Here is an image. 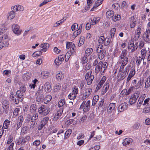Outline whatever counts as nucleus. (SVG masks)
<instances>
[{
	"label": "nucleus",
	"mask_w": 150,
	"mask_h": 150,
	"mask_svg": "<svg viewBox=\"0 0 150 150\" xmlns=\"http://www.w3.org/2000/svg\"><path fill=\"white\" fill-rule=\"evenodd\" d=\"M4 32L3 28L2 29H0V35ZM8 36L6 35H4L1 37H0V50L3 47H6L9 45L8 42Z\"/></svg>",
	"instance_id": "obj_1"
},
{
	"label": "nucleus",
	"mask_w": 150,
	"mask_h": 150,
	"mask_svg": "<svg viewBox=\"0 0 150 150\" xmlns=\"http://www.w3.org/2000/svg\"><path fill=\"white\" fill-rule=\"evenodd\" d=\"M107 63L106 62L100 61L96 66L95 69V71L96 73H98L99 71L104 73L108 66Z\"/></svg>",
	"instance_id": "obj_2"
},
{
	"label": "nucleus",
	"mask_w": 150,
	"mask_h": 150,
	"mask_svg": "<svg viewBox=\"0 0 150 150\" xmlns=\"http://www.w3.org/2000/svg\"><path fill=\"white\" fill-rule=\"evenodd\" d=\"M96 52L98 54V58L100 60L103 59L106 54V51L103 49L102 45H99L97 47Z\"/></svg>",
	"instance_id": "obj_3"
},
{
	"label": "nucleus",
	"mask_w": 150,
	"mask_h": 150,
	"mask_svg": "<svg viewBox=\"0 0 150 150\" xmlns=\"http://www.w3.org/2000/svg\"><path fill=\"white\" fill-rule=\"evenodd\" d=\"M38 110L40 114L44 116L46 115L49 113L50 109L47 106L43 105L38 108Z\"/></svg>",
	"instance_id": "obj_4"
},
{
	"label": "nucleus",
	"mask_w": 150,
	"mask_h": 150,
	"mask_svg": "<svg viewBox=\"0 0 150 150\" xmlns=\"http://www.w3.org/2000/svg\"><path fill=\"white\" fill-rule=\"evenodd\" d=\"M18 95L16 93L14 95L11 93L10 95V99L11 101H13V102L16 104H18L19 101H22L23 99V97L20 98V97L18 96Z\"/></svg>",
	"instance_id": "obj_5"
},
{
	"label": "nucleus",
	"mask_w": 150,
	"mask_h": 150,
	"mask_svg": "<svg viewBox=\"0 0 150 150\" xmlns=\"http://www.w3.org/2000/svg\"><path fill=\"white\" fill-rule=\"evenodd\" d=\"M91 74L92 71L90 70L86 73L85 75V79L87 81L88 85H90L91 84L92 81L94 79V76Z\"/></svg>",
	"instance_id": "obj_6"
},
{
	"label": "nucleus",
	"mask_w": 150,
	"mask_h": 150,
	"mask_svg": "<svg viewBox=\"0 0 150 150\" xmlns=\"http://www.w3.org/2000/svg\"><path fill=\"white\" fill-rule=\"evenodd\" d=\"M90 101L89 100L86 103L85 101H84L81 105L80 108H83V111L85 112H87L90 109Z\"/></svg>",
	"instance_id": "obj_7"
},
{
	"label": "nucleus",
	"mask_w": 150,
	"mask_h": 150,
	"mask_svg": "<svg viewBox=\"0 0 150 150\" xmlns=\"http://www.w3.org/2000/svg\"><path fill=\"white\" fill-rule=\"evenodd\" d=\"M2 108L3 109V112L6 114L8 113L9 107V102L6 100H4L2 103Z\"/></svg>",
	"instance_id": "obj_8"
},
{
	"label": "nucleus",
	"mask_w": 150,
	"mask_h": 150,
	"mask_svg": "<svg viewBox=\"0 0 150 150\" xmlns=\"http://www.w3.org/2000/svg\"><path fill=\"white\" fill-rule=\"evenodd\" d=\"M66 48L70 50L68 51H70L71 53H75L76 50V47L75 44L71 42H68L66 44Z\"/></svg>",
	"instance_id": "obj_9"
},
{
	"label": "nucleus",
	"mask_w": 150,
	"mask_h": 150,
	"mask_svg": "<svg viewBox=\"0 0 150 150\" xmlns=\"http://www.w3.org/2000/svg\"><path fill=\"white\" fill-rule=\"evenodd\" d=\"M127 52V51L126 50H124L122 51L119 56V61H123L126 59L127 62H128V58L126 56Z\"/></svg>",
	"instance_id": "obj_10"
},
{
	"label": "nucleus",
	"mask_w": 150,
	"mask_h": 150,
	"mask_svg": "<svg viewBox=\"0 0 150 150\" xmlns=\"http://www.w3.org/2000/svg\"><path fill=\"white\" fill-rule=\"evenodd\" d=\"M12 29L13 33L16 34L20 35L21 30L20 29L19 26L16 24H14L12 27Z\"/></svg>",
	"instance_id": "obj_11"
},
{
	"label": "nucleus",
	"mask_w": 150,
	"mask_h": 150,
	"mask_svg": "<svg viewBox=\"0 0 150 150\" xmlns=\"http://www.w3.org/2000/svg\"><path fill=\"white\" fill-rule=\"evenodd\" d=\"M92 92V89L91 88H88L85 90L84 93L82 98V100H83L88 98L91 94Z\"/></svg>",
	"instance_id": "obj_12"
},
{
	"label": "nucleus",
	"mask_w": 150,
	"mask_h": 150,
	"mask_svg": "<svg viewBox=\"0 0 150 150\" xmlns=\"http://www.w3.org/2000/svg\"><path fill=\"white\" fill-rule=\"evenodd\" d=\"M26 89V87L24 86H21L19 90L17 91V94L18 95V96L20 98L23 97V93L25 92Z\"/></svg>",
	"instance_id": "obj_13"
},
{
	"label": "nucleus",
	"mask_w": 150,
	"mask_h": 150,
	"mask_svg": "<svg viewBox=\"0 0 150 150\" xmlns=\"http://www.w3.org/2000/svg\"><path fill=\"white\" fill-rule=\"evenodd\" d=\"M127 104L126 103H124L120 104L118 107V111L119 112L123 111L127 108Z\"/></svg>",
	"instance_id": "obj_14"
},
{
	"label": "nucleus",
	"mask_w": 150,
	"mask_h": 150,
	"mask_svg": "<svg viewBox=\"0 0 150 150\" xmlns=\"http://www.w3.org/2000/svg\"><path fill=\"white\" fill-rule=\"evenodd\" d=\"M63 108H59V110H58V111L55 114L54 118L56 120H57L62 115L63 111Z\"/></svg>",
	"instance_id": "obj_15"
},
{
	"label": "nucleus",
	"mask_w": 150,
	"mask_h": 150,
	"mask_svg": "<svg viewBox=\"0 0 150 150\" xmlns=\"http://www.w3.org/2000/svg\"><path fill=\"white\" fill-rule=\"evenodd\" d=\"M30 139V137L28 136H26L23 138L22 140L20 139L19 141L17 142V144H23L29 141Z\"/></svg>",
	"instance_id": "obj_16"
},
{
	"label": "nucleus",
	"mask_w": 150,
	"mask_h": 150,
	"mask_svg": "<svg viewBox=\"0 0 150 150\" xmlns=\"http://www.w3.org/2000/svg\"><path fill=\"white\" fill-rule=\"evenodd\" d=\"M106 77L105 76H103L98 84L96 89H98L100 88L101 87L102 85L106 80Z\"/></svg>",
	"instance_id": "obj_17"
},
{
	"label": "nucleus",
	"mask_w": 150,
	"mask_h": 150,
	"mask_svg": "<svg viewBox=\"0 0 150 150\" xmlns=\"http://www.w3.org/2000/svg\"><path fill=\"white\" fill-rule=\"evenodd\" d=\"M44 90L46 92H49L51 90V84L49 82H47L44 85Z\"/></svg>",
	"instance_id": "obj_18"
},
{
	"label": "nucleus",
	"mask_w": 150,
	"mask_h": 150,
	"mask_svg": "<svg viewBox=\"0 0 150 150\" xmlns=\"http://www.w3.org/2000/svg\"><path fill=\"white\" fill-rule=\"evenodd\" d=\"M144 40L148 42H150V34L146 31L144 34L143 36Z\"/></svg>",
	"instance_id": "obj_19"
},
{
	"label": "nucleus",
	"mask_w": 150,
	"mask_h": 150,
	"mask_svg": "<svg viewBox=\"0 0 150 150\" xmlns=\"http://www.w3.org/2000/svg\"><path fill=\"white\" fill-rule=\"evenodd\" d=\"M130 21L131 28H134L136 25V20L134 18V16H133L130 18Z\"/></svg>",
	"instance_id": "obj_20"
},
{
	"label": "nucleus",
	"mask_w": 150,
	"mask_h": 150,
	"mask_svg": "<svg viewBox=\"0 0 150 150\" xmlns=\"http://www.w3.org/2000/svg\"><path fill=\"white\" fill-rule=\"evenodd\" d=\"M12 9L13 11L16 12L18 11H23L24 9V8L22 6L17 5L14 6Z\"/></svg>",
	"instance_id": "obj_21"
},
{
	"label": "nucleus",
	"mask_w": 150,
	"mask_h": 150,
	"mask_svg": "<svg viewBox=\"0 0 150 150\" xmlns=\"http://www.w3.org/2000/svg\"><path fill=\"white\" fill-rule=\"evenodd\" d=\"M110 85L109 83H106L104 85L102 90V94H104L109 89Z\"/></svg>",
	"instance_id": "obj_22"
},
{
	"label": "nucleus",
	"mask_w": 150,
	"mask_h": 150,
	"mask_svg": "<svg viewBox=\"0 0 150 150\" xmlns=\"http://www.w3.org/2000/svg\"><path fill=\"white\" fill-rule=\"evenodd\" d=\"M141 33V29L140 27H138L135 33V40L138 39L139 38Z\"/></svg>",
	"instance_id": "obj_23"
},
{
	"label": "nucleus",
	"mask_w": 150,
	"mask_h": 150,
	"mask_svg": "<svg viewBox=\"0 0 150 150\" xmlns=\"http://www.w3.org/2000/svg\"><path fill=\"white\" fill-rule=\"evenodd\" d=\"M125 70L122 71L120 74V79L122 80L123 79L127 76L128 74V71H127V68H125Z\"/></svg>",
	"instance_id": "obj_24"
},
{
	"label": "nucleus",
	"mask_w": 150,
	"mask_h": 150,
	"mask_svg": "<svg viewBox=\"0 0 150 150\" xmlns=\"http://www.w3.org/2000/svg\"><path fill=\"white\" fill-rule=\"evenodd\" d=\"M100 20V18L99 17H94L93 18H91V21L92 22L91 24L92 25H94L98 23Z\"/></svg>",
	"instance_id": "obj_25"
},
{
	"label": "nucleus",
	"mask_w": 150,
	"mask_h": 150,
	"mask_svg": "<svg viewBox=\"0 0 150 150\" xmlns=\"http://www.w3.org/2000/svg\"><path fill=\"white\" fill-rule=\"evenodd\" d=\"M31 76V75L30 73L26 72L23 74L22 77L24 80L27 81L29 80Z\"/></svg>",
	"instance_id": "obj_26"
},
{
	"label": "nucleus",
	"mask_w": 150,
	"mask_h": 150,
	"mask_svg": "<svg viewBox=\"0 0 150 150\" xmlns=\"http://www.w3.org/2000/svg\"><path fill=\"white\" fill-rule=\"evenodd\" d=\"M115 103H110L108 109V112L109 113H110L115 108Z\"/></svg>",
	"instance_id": "obj_27"
},
{
	"label": "nucleus",
	"mask_w": 150,
	"mask_h": 150,
	"mask_svg": "<svg viewBox=\"0 0 150 150\" xmlns=\"http://www.w3.org/2000/svg\"><path fill=\"white\" fill-rule=\"evenodd\" d=\"M133 140L131 138H127L125 139L122 144L124 146H126L127 145H129L130 143L132 142Z\"/></svg>",
	"instance_id": "obj_28"
},
{
	"label": "nucleus",
	"mask_w": 150,
	"mask_h": 150,
	"mask_svg": "<svg viewBox=\"0 0 150 150\" xmlns=\"http://www.w3.org/2000/svg\"><path fill=\"white\" fill-rule=\"evenodd\" d=\"M50 74V73L46 71H43L41 73L42 77L43 79L47 78Z\"/></svg>",
	"instance_id": "obj_29"
},
{
	"label": "nucleus",
	"mask_w": 150,
	"mask_h": 150,
	"mask_svg": "<svg viewBox=\"0 0 150 150\" xmlns=\"http://www.w3.org/2000/svg\"><path fill=\"white\" fill-rule=\"evenodd\" d=\"M15 11L12 10V11H10L7 15V18L8 19L10 20L13 19L15 16Z\"/></svg>",
	"instance_id": "obj_30"
},
{
	"label": "nucleus",
	"mask_w": 150,
	"mask_h": 150,
	"mask_svg": "<svg viewBox=\"0 0 150 150\" xmlns=\"http://www.w3.org/2000/svg\"><path fill=\"white\" fill-rule=\"evenodd\" d=\"M126 59L125 60V61L124 60L123 61H119V62L121 63V64L120 66V69L119 71H122V70L124 69V67L127 64L128 62H127Z\"/></svg>",
	"instance_id": "obj_31"
},
{
	"label": "nucleus",
	"mask_w": 150,
	"mask_h": 150,
	"mask_svg": "<svg viewBox=\"0 0 150 150\" xmlns=\"http://www.w3.org/2000/svg\"><path fill=\"white\" fill-rule=\"evenodd\" d=\"M147 51L145 49H142L141 51V57L143 59V61H144L146 54Z\"/></svg>",
	"instance_id": "obj_32"
},
{
	"label": "nucleus",
	"mask_w": 150,
	"mask_h": 150,
	"mask_svg": "<svg viewBox=\"0 0 150 150\" xmlns=\"http://www.w3.org/2000/svg\"><path fill=\"white\" fill-rule=\"evenodd\" d=\"M114 13L112 11H108L106 13V15L108 18H110L113 17L114 16Z\"/></svg>",
	"instance_id": "obj_33"
},
{
	"label": "nucleus",
	"mask_w": 150,
	"mask_h": 150,
	"mask_svg": "<svg viewBox=\"0 0 150 150\" xmlns=\"http://www.w3.org/2000/svg\"><path fill=\"white\" fill-rule=\"evenodd\" d=\"M36 98V101L39 103H41L42 102L44 99L43 95L42 94H39L37 95Z\"/></svg>",
	"instance_id": "obj_34"
},
{
	"label": "nucleus",
	"mask_w": 150,
	"mask_h": 150,
	"mask_svg": "<svg viewBox=\"0 0 150 150\" xmlns=\"http://www.w3.org/2000/svg\"><path fill=\"white\" fill-rule=\"evenodd\" d=\"M102 0H97L96 1L95 4L93 7L91 9V11H94V9L95 8H96L97 7L99 6L102 3Z\"/></svg>",
	"instance_id": "obj_35"
},
{
	"label": "nucleus",
	"mask_w": 150,
	"mask_h": 150,
	"mask_svg": "<svg viewBox=\"0 0 150 150\" xmlns=\"http://www.w3.org/2000/svg\"><path fill=\"white\" fill-rule=\"evenodd\" d=\"M150 86V75L147 78L145 83L144 87L146 89L148 88Z\"/></svg>",
	"instance_id": "obj_36"
},
{
	"label": "nucleus",
	"mask_w": 150,
	"mask_h": 150,
	"mask_svg": "<svg viewBox=\"0 0 150 150\" xmlns=\"http://www.w3.org/2000/svg\"><path fill=\"white\" fill-rule=\"evenodd\" d=\"M93 50L92 48H88L85 50V54L86 56H89L92 53Z\"/></svg>",
	"instance_id": "obj_37"
},
{
	"label": "nucleus",
	"mask_w": 150,
	"mask_h": 150,
	"mask_svg": "<svg viewBox=\"0 0 150 150\" xmlns=\"http://www.w3.org/2000/svg\"><path fill=\"white\" fill-rule=\"evenodd\" d=\"M66 20V19H64V18H63L61 20L57 21L55 23H54L53 26L54 27H56L59 26L60 24H62L64 21Z\"/></svg>",
	"instance_id": "obj_38"
},
{
	"label": "nucleus",
	"mask_w": 150,
	"mask_h": 150,
	"mask_svg": "<svg viewBox=\"0 0 150 150\" xmlns=\"http://www.w3.org/2000/svg\"><path fill=\"white\" fill-rule=\"evenodd\" d=\"M10 121L8 120H5L3 124V127L5 129H7L10 124Z\"/></svg>",
	"instance_id": "obj_39"
},
{
	"label": "nucleus",
	"mask_w": 150,
	"mask_h": 150,
	"mask_svg": "<svg viewBox=\"0 0 150 150\" xmlns=\"http://www.w3.org/2000/svg\"><path fill=\"white\" fill-rule=\"evenodd\" d=\"M74 53H71L70 51H68L65 56V61L67 62L71 55L74 54Z\"/></svg>",
	"instance_id": "obj_40"
},
{
	"label": "nucleus",
	"mask_w": 150,
	"mask_h": 150,
	"mask_svg": "<svg viewBox=\"0 0 150 150\" xmlns=\"http://www.w3.org/2000/svg\"><path fill=\"white\" fill-rule=\"evenodd\" d=\"M38 81V80L35 79L34 80L32 81V83L29 85V87L31 88L34 89L36 86V83Z\"/></svg>",
	"instance_id": "obj_41"
},
{
	"label": "nucleus",
	"mask_w": 150,
	"mask_h": 150,
	"mask_svg": "<svg viewBox=\"0 0 150 150\" xmlns=\"http://www.w3.org/2000/svg\"><path fill=\"white\" fill-rule=\"evenodd\" d=\"M36 105L35 104L32 105L30 108V111L32 113H35L36 110Z\"/></svg>",
	"instance_id": "obj_42"
},
{
	"label": "nucleus",
	"mask_w": 150,
	"mask_h": 150,
	"mask_svg": "<svg viewBox=\"0 0 150 150\" xmlns=\"http://www.w3.org/2000/svg\"><path fill=\"white\" fill-rule=\"evenodd\" d=\"M143 80H140L138 82L137 84L135 85V87L137 89H138L143 84Z\"/></svg>",
	"instance_id": "obj_43"
},
{
	"label": "nucleus",
	"mask_w": 150,
	"mask_h": 150,
	"mask_svg": "<svg viewBox=\"0 0 150 150\" xmlns=\"http://www.w3.org/2000/svg\"><path fill=\"white\" fill-rule=\"evenodd\" d=\"M81 60L83 64H85L87 62L88 59L85 55H83L81 57Z\"/></svg>",
	"instance_id": "obj_44"
},
{
	"label": "nucleus",
	"mask_w": 150,
	"mask_h": 150,
	"mask_svg": "<svg viewBox=\"0 0 150 150\" xmlns=\"http://www.w3.org/2000/svg\"><path fill=\"white\" fill-rule=\"evenodd\" d=\"M71 130L70 129H69L65 133L64 138L66 139L67 138H68L71 133Z\"/></svg>",
	"instance_id": "obj_45"
},
{
	"label": "nucleus",
	"mask_w": 150,
	"mask_h": 150,
	"mask_svg": "<svg viewBox=\"0 0 150 150\" xmlns=\"http://www.w3.org/2000/svg\"><path fill=\"white\" fill-rule=\"evenodd\" d=\"M52 98V96L50 95H47L44 98V103H47L48 102H49Z\"/></svg>",
	"instance_id": "obj_46"
},
{
	"label": "nucleus",
	"mask_w": 150,
	"mask_h": 150,
	"mask_svg": "<svg viewBox=\"0 0 150 150\" xmlns=\"http://www.w3.org/2000/svg\"><path fill=\"white\" fill-rule=\"evenodd\" d=\"M136 100L137 99L136 98L131 96L129 100L130 104L131 105L134 103L136 102Z\"/></svg>",
	"instance_id": "obj_47"
},
{
	"label": "nucleus",
	"mask_w": 150,
	"mask_h": 150,
	"mask_svg": "<svg viewBox=\"0 0 150 150\" xmlns=\"http://www.w3.org/2000/svg\"><path fill=\"white\" fill-rule=\"evenodd\" d=\"M61 85L59 83H57L56 84L54 87V92H57L60 88Z\"/></svg>",
	"instance_id": "obj_48"
},
{
	"label": "nucleus",
	"mask_w": 150,
	"mask_h": 150,
	"mask_svg": "<svg viewBox=\"0 0 150 150\" xmlns=\"http://www.w3.org/2000/svg\"><path fill=\"white\" fill-rule=\"evenodd\" d=\"M143 59L140 56L137 57L136 59V62L137 66L140 65Z\"/></svg>",
	"instance_id": "obj_49"
},
{
	"label": "nucleus",
	"mask_w": 150,
	"mask_h": 150,
	"mask_svg": "<svg viewBox=\"0 0 150 150\" xmlns=\"http://www.w3.org/2000/svg\"><path fill=\"white\" fill-rule=\"evenodd\" d=\"M116 29L115 28H112L110 30V35L111 38H113L114 34L115 33Z\"/></svg>",
	"instance_id": "obj_50"
},
{
	"label": "nucleus",
	"mask_w": 150,
	"mask_h": 150,
	"mask_svg": "<svg viewBox=\"0 0 150 150\" xmlns=\"http://www.w3.org/2000/svg\"><path fill=\"white\" fill-rule=\"evenodd\" d=\"M65 104V100L64 99H61L58 102V106L59 108L63 106Z\"/></svg>",
	"instance_id": "obj_51"
},
{
	"label": "nucleus",
	"mask_w": 150,
	"mask_h": 150,
	"mask_svg": "<svg viewBox=\"0 0 150 150\" xmlns=\"http://www.w3.org/2000/svg\"><path fill=\"white\" fill-rule=\"evenodd\" d=\"M134 45V42L132 40H129L128 44V49L129 50L131 49Z\"/></svg>",
	"instance_id": "obj_52"
},
{
	"label": "nucleus",
	"mask_w": 150,
	"mask_h": 150,
	"mask_svg": "<svg viewBox=\"0 0 150 150\" xmlns=\"http://www.w3.org/2000/svg\"><path fill=\"white\" fill-rule=\"evenodd\" d=\"M38 114L37 113H35L34 114L33 116L31 118V121H35L36 120H37L38 119Z\"/></svg>",
	"instance_id": "obj_53"
},
{
	"label": "nucleus",
	"mask_w": 150,
	"mask_h": 150,
	"mask_svg": "<svg viewBox=\"0 0 150 150\" xmlns=\"http://www.w3.org/2000/svg\"><path fill=\"white\" fill-rule=\"evenodd\" d=\"M13 136L12 135H10L8 137V140L7 142V144H9L13 141Z\"/></svg>",
	"instance_id": "obj_54"
},
{
	"label": "nucleus",
	"mask_w": 150,
	"mask_h": 150,
	"mask_svg": "<svg viewBox=\"0 0 150 150\" xmlns=\"http://www.w3.org/2000/svg\"><path fill=\"white\" fill-rule=\"evenodd\" d=\"M121 6L122 8H127L128 7V5L125 1H123L121 4Z\"/></svg>",
	"instance_id": "obj_55"
},
{
	"label": "nucleus",
	"mask_w": 150,
	"mask_h": 150,
	"mask_svg": "<svg viewBox=\"0 0 150 150\" xmlns=\"http://www.w3.org/2000/svg\"><path fill=\"white\" fill-rule=\"evenodd\" d=\"M49 120V117H44L41 120V122L45 125L47 122Z\"/></svg>",
	"instance_id": "obj_56"
},
{
	"label": "nucleus",
	"mask_w": 150,
	"mask_h": 150,
	"mask_svg": "<svg viewBox=\"0 0 150 150\" xmlns=\"http://www.w3.org/2000/svg\"><path fill=\"white\" fill-rule=\"evenodd\" d=\"M42 54L41 51H38L34 52L32 54V56L33 57H35L36 56H40Z\"/></svg>",
	"instance_id": "obj_57"
},
{
	"label": "nucleus",
	"mask_w": 150,
	"mask_h": 150,
	"mask_svg": "<svg viewBox=\"0 0 150 150\" xmlns=\"http://www.w3.org/2000/svg\"><path fill=\"white\" fill-rule=\"evenodd\" d=\"M111 41V40L110 38H106L104 40V45H108L109 44L110 42Z\"/></svg>",
	"instance_id": "obj_58"
},
{
	"label": "nucleus",
	"mask_w": 150,
	"mask_h": 150,
	"mask_svg": "<svg viewBox=\"0 0 150 150\" xmlns=\"http://www.w3.org/2000/svg\"><path fill=\"white\" fill-rule=\"evenodd\" d=\"M121 18V17L119 15L117 14L115 16L112 17V20L114 21H117L119 20Z\"/></svg>",
	"instance_id": "obj_59"
},
{
	"label": "nucleus",
	"mask_w": 150,
	"mask_h": 150,
	"mask_svg": "<svg viewBox=\"0 0 150 150\" xmlns=\"http://www.w3.org/2000/svg\"><path fill=\"white\" fill-rule=\"evenodd\" d=\"M140 94V92L139 91H136L133 95L132 96L134 97L137 99L139 97Z\"/></svg>",
	"instance_id": "obj_60"
},
{
	"label": "nucleus",
	"mask_w": 150,
	"mask_h": 150,
	"mask_svg": "<svg viewBox=\"0 0 150 150\" xmlns=\"http://www.w3.org/2000/svg\"><path fill=\"white\" fill-rule=\"evenodd\" d=\"M135 74V71L134 68H132L130 70L129 75L133 77Z\"/></svg>",
	"instance_id": "obj_61"
},
{
	"label": "nucleus",
	"mask_w": 150,
	"mask_h": 150,
	"mask_svg": "<svg viewBox=\"0 0 150 150\" xmlns=\"http://www.w3.org/2000/svg\"><path fill=\"white\" fill-rule=\"evenodd\" d=\"M19 111V108H16L14 110L13 112V116H17L18 115V112Z\"/></svg>",
	"instance_id": "obj_62"
},
{
	"label": "nucleus",
	"mask_w": 150,
	"mask_h": 150,
	"mask_svg": "<svg viewBox=\"0 0 150 150\" xmlns=\"http://www.w3.org/2000/svg\"><path fill=\"white\" fill-rule=\"evenodd\" d=\"M49 45L48 43H46L42 44L40 45V47L42 49H47L49 47Z\"/></svg>",
	"instance_id": "obj_63"
},
{
	"label": "nucleus",
	"mask_w": 150,
	"mask_h": 150,
	"mask_svg": "<svg viewBox=\"0 0 150 150\" xmlns=\"http://www.w3.org/2000/svg\"><path fill=\"white\" fill-rule=\"evenodd\" d=\"M81 31V30L80 29H78L77 30L75 31L73 33V35L75 37H76L78 35H79Z\"/></svg>",
	"instance_id": "obj_64"
}]
</instances>
